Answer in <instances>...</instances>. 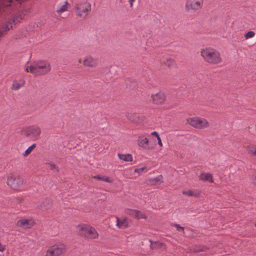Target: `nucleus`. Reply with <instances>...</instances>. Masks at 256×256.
Returning a JSON list of instances; mask_svg holds the SVG:
<instances>
[{
  "label": "nucleus",
  "instance_id": "23",
  "mask_svg": "<svg viewBox=\"0 0 256 256\" xmlns=\"http://www.w3.org/2000/svg\"><path fill=\"white\" fill-rule=\"evenodd\" d=\"M94 178H96L98 180H102L107 182L112 183L113 182V180L108 176H94Z\"/></svg>",
  "mask_w": 256,
  "mask_h": 256
},
{
  "label": "nucleus",
  "instance_id": "19",
  "mask_svg": "<svg viewBox=\"0 0 256 256\" xmlns=\"http://www.w3.org/2000/svg\"><path fill=\"white\" fill-rule=\"evenodd\" d=\"M68 10V2L66 1L64 2L62 4H59L56 7V12L58 14L60 15L62 13L66 12Z\"/></svg>",
  "mask_w": 256,
  "mask_h": 256
},
{
  "label": "nucleus",
  "instance_id": "18",
  "mask_svg": "<svg viewBox=\"0 0 256 256\" xmlns=\"http://www.w3.org/2000/svg\"><path fill=\"white\" fill-rule=\"evenodd\" d=\"M199 179L203 182H214L212 176L210 173H202L198 176Z\"/></svg>",
  "mask_w": 256,
  "mask_h": 256
},
{
  "label": "nucleus",
  "instance_id": "36",
  "mask_svg": "<svg viewBox=\"0 0 256 256\" xmlns=\"http://www.w3.org/2000/svg\"><path fill=\"white\" fill-rule=\"evenodd\" d=\"M253 180H254V182L256 184V174L255 176H254V178H253Z\"/></svg>",
  "mask_w": 256,
  "mask_h": 256
},
{
  "label": "nucleus",
  "instance_id": "2",
  "mask_svg": "<svg viewBox=\"0 0 256 256\" xmlns=\"http://www.w3.org/2000/svg\"><path fill=\"white\" fill-rule=\"evenodd\" d=\"M26 70L36 76L44 74L50 71V66L48 62L40 60L32 64L29 68L26 67Z\"/></svg>",
  "mask_w": 256,
  "mask_h": 256
},
{
  "label": "nucleus",
  "instance_id": "14",
  "mask_svg": "<svg viewBox=\"0 0 256 256\" xmlns=\"http://www.w3.org/2000/svg\"><path fill=\"white\" fill-rule=\"evenodd\" d=\"M34 224V220L32 218H22L16 222L18 226L24 229L31 228Z\"/></svg>",
  "mask_w": 256,
  "mask_h": 256
},
{
  "label": "nucleus",
  "instance_id": "1",
  "mask_svg": "<svg viewBox=\"0 0 256 256\" xmlns=\"http://www.w3.org/2000/svg\"><path fill=\"white\" fill-rule=\"evenodd\" d=\"M200 53L204 60L209 64H218L222 62L220 52L210 47L202 48Z\"/></svg>",
  "mask_w": 256,
  "mask_h": 256
},
{
  "label": "nucleus",
  "instance_id": "7",
  "mask_svg": "<svg viewBox=\"0 0 256 256\" xmlns=\"http://www.w3.org/2000/svg\"><path fill=\"white\" fill-rule=\"evenodd\" d=\"M187 122L192 126L198 129L206 128L209 126L208 122L204 118L194 117L187 120Z\"/></svg>",
  "mask_w": 256,
  "mask_h": 256
},
{
  "label": "nucleus",
  "instance_id": "15",
  "mask_svg": "<svg viewBox=\"0 0 256 256\" xmlns=\"http://www.w3.org/2000/svg\"><path fill=\"white\" fill-rule=\"evenodd\" d=\"M116 225L120 228H125L128 226V220L126 218H119L118 216L116 217Z\"/></svg>",
  "mask_w": 256,
  "mask_h": 256
},
{
  "label": "nucleus",
  "instance_id": "6",
  "mask_svg": "<svg viewBox=\"0 0 256 256\" xmlns=\"http://www.w3.org/2000/svg\"><path fill=\"white\" fill-rule=\"evenodd\" d=\"M90 8V4L86 2H78L74 6L76 14L80 17L86 16L88 14Z\"/></svg>",
  "mask_w": 256,
  "mask_h": 256
},
{
  "label": "nucleus",
  "instance_id": "37",
  "mask_svg": "<svg viewBox=\"0 0 256 256\" xmlns=\"http://www.w3.org/2000/svg\"><path fill=\"white\" fill-rule=\"evenodd\" d=\"M255 226H256V224H255Z\"/></svg>",
  "mask_w": 256,
  "mask_h": 256
},
{
  "label": "nucleus",
  "instance_id": "9",
  "mask_svg": "<svg viewBox=\"0 0 256 256\" xmlns=\"http://www.w3.org/2000/svg\"><path fill=\"white\" fill-rule=\"evenodd\" d=\"M66 250L65 245L58 244L52 246L46 250V256H58L63 254Z\"/></svg>",
  "mask_w": 256,
  "mask_h": 256
},
{
  "label": "nucleus",
  "instance_id": "26",
  "mask_svg": "<svg viewBox=\"0 0 256 256\" xmlns=\"http://www.w3.org/2000/svg\"><path fill=\"white\" fill-rule=\"evenodd\" d=\"M256 34L254 31H249L244 34V38L246 40L252 38Z\"/></svg>",
  "mask_w": 256,
  "mask_h": 256
},
{
  "label": "nucleus",
  "instance_id": "30",
  "mask_svg": "<svg viewBox=\"0 0 256 256\" xmlns=\"http://www.w3.org/2000/svg\"><path fill=\"white\" fill-rule=\"evenodd\" d=\"M156 138L158 140V146L160 147H162V140H161V138H160V136H158Z\"/></svg>",
  "mask_w": 256,
  "mask_h": 256
},
{
  "label": "nucleus",
  "instance_id": "10",
  "mask_svg": "<svg viewBox=\"0 0 256 256\" xmlns=\"http://www.w3.org/2000/svg\"><path fill=\"white\" fill-rule=\"evenodd\" d=\"M23 18V16L21 14H18L13 20H8L6 24H2L0 26V37L2 36L5 32L8 31L10 28H12V24H17L20 22V20H22Z\"/></svg>",
  "mask_w": 256,
  "mask_h": 256
},
{
  "label": "nucleus",
  "instance_id": "16",
  "mask_svg": "<svg viewBox=\"0 0 256 256\" xmlns=\"http://www.w3.org/2000/svg\"><path fill=\"white\" fill-rule=\"evenodd\" d=\"M127 214L137 218H146L145 214L140 211L134 210H128Z\"/></svg>",
  "mask_w": 256,
  "mask_h": 256
},
{
  "label": "nucleus",
  "instance_id": "3",
  "mask_svg": "<svg viewBox=\"0 0 256 256\" xmlns=\"http://www.w3.org/2000/svg\"><path fill=\"white\" fill-rule=\"evenodd\" d=\"M7 184L12 188L21 190L23 188L24 178L16 174H10L7 177Z\"/></svg>",
  "mask_w": 256,
  "mask_h": 256
},
{
  "label": "nucleus",
  "instance_id": "27",
  "mask_svg": "<svg viewBox=\"0 0 256 256\" xmlns=\"http://www.w3.org/2000/svg\"><path fill=\"white\" fill-rule=\"evenodd\" d=\"M162 179L163 178L162 176H158L154 178V180L156 181V183L160 184L162 182Z\"/></svg>",
  "mask_w": 256,
  "mask_h": 256
},
{
  "label": "nucleus",
  "instance_id": "33",
  "mask_svg": "<svg viewBox=\"0 0 256 256\" xmlns=\"http://www.w3.org/2000/svg\"><path fill=\"white\" fill-rule=\"evenodd\" d=\"M136 1V0H129L128 2L130 3V6L131 8H133V4Z\"/></svg>",
  "mask_w": 256,
  "mask_h": 256
},
{
  "label": "nucleus",
  "instance_id": "32",
  "mask_svg": "<svg viewBox=\"0 0 256 256\" xmlns=\"http://www.w3.org/2000/svg\"><path fill=\"white\" fill-rule=\"evenodd\" d=\"M48 206L44 205L42 206L41 208L48 209L49 208V205L50 204V201L48 200Z\"/></svg>",
  "mask_w": 256,
  "mask_h": 256
},
{
  "label": "nucleus",
  "instance_id": "22",
  "mask_svg": "<svg viewBox=\"0 0 256 256\" xmlns=\"http://www.w3.org/2000/svg\"><path fill=\"white\" fill-rule=\"evenodd\" d=\"M182 194H184L188 196H198L200 194V192L197 190H186L182 192Z\"/></svg>",
  "mask_w": 256,
  "mask_h": 256
},
{
  "label": "nucleus",
  "instance_id": "20",
  "mask_svg": "<svg viewBox=\"0 0 256 256\" xmlns=\"http://www.w3.org/2000/svg\"><path fill=\"white\" fill-rule=\"evenodd\" d=\"M118 156L122 162H130L133 160L132 156L130 154H118Z\"/></svg>",
  "mask_w": 256,
  "mask_h": 256
},
{
  "label": "nucleus",
  "instance_id": "12",
  "mask_svg": "<svg viewBox=\"0 0 256 256\" xmlns=\"http://www.w3.org/2000/svg\"><path fill=\"white\" fill-rule=\"evenodd\" d=\"M83 65L86 67L94 68L98 66V58L92 56H87L83 59Z\"/></svg>",
  "mask_w": 256,
  "mask_h": 256
},
{
  "label": "nucleus",
  "instance_id": "5",
  "mask_svg": "<svg viewBox=\"0 0 256 256\" xmlns=\"http://www.w3.org/2000/svg\"><path fill=\"white\" fill-rule=\"evenodd\" d=\"M137 144L140 147L146 150H152L154 148V144L149 140L148 134L146 133L141 134L138 136Z\"/></svg>",
  "mask_w": 256,
  "mask_h": 256
},
{
  "label": "nucleus",
  "instance_id": "25",
  "mask_svg": "<svg viewBox=\"0 0 256 256\" xmlns=\"http://www.w3.org/2000/svg\"><path fill=\"white\" fill-rule=\"evenodd\" d=\"M36 144H32V146H29L26 150L24 152V154H23L24 156H26L30 154L34 150V148H36Z\"/></svg>",
  "mask_w": 256,
  "mask_h": 256
},
{
  "label": "nucleus",
  "instance_id": "35",
  "mask_svg": "<svg viewBox=\"0 0 256 256\" xmlns=\"http://www.w3.org/2000/svg\"><path fill=\"white\" fill-rule=\"evenodd\" d=\"M50 168L52 170L56 169V165L55 164H50Z\"/></svg>",
  "mask_w": 256,
  "mask_h": 256
},
{
  "label": "nucleus",
  "instance_id": "8",
  "mask_svg": "<svg viewBox=\"0 0 256 256\" xmlns=\"http://www.w3.org/2000/svg\"><path fill=\"white\" fill-rule=\"evenodd\" d=\"M204 0H186L185 9L186 12H196L202 8Z\"/></svg>",
  "mask_w": 256,
  "mask_h": 256
},
{
  "label": "nucleus",
  "instance_id": "31",
  "mask_svg": "<svg viewBox=\"0 0 256 256\" xmlns=\"http://www.w3.org/2000/svg\"><path fill=\"white\" fill-rule=\"evenodd\" d=\"M151 135L155 136L156 138H158V136H160L158 132L156 131L152 132L151 133Z\"/></svg>",
  "mask_w": 256,
  "mask_h": 256
},
{
  "label": "nucleus",
  "instance_id": "21",
  "mask_svg": "<svg viewBox=\"0 0 256 256\" xmlns=\"http://www.w3.org/2000/svg\"><path fill=\"white\" fill-rule=\"evenodd\" d=\"M246 150L248 152L254 156L256 155V146L250 144L246 146Z\"/></svg>",
  "mask_w": 256,
  "mask_h": 256
},
{
  "label": "nucleus",
  "instance_id": "34",
  "mask_svg": "<svg viewBox=\"0 0 256 256\" xmlns=\"http://www.w3.org/2000/svg\"><path fill=\"white\" fill-rule=\"evenodd\" d=\"M175 226H176V228L178 230H180V231L181 230V231L183 232V230H184L183 228L180 226H178V224H176Z\"/></svg>",
  "mask_w": 256,
  "mask_h": 256
},
{
  "label": "nucleus",
  "instance_id": "24",
  "mask_svg": "<svg viewBox=\"0 0 256 256\" xmlns=\"http://www.w3.org/2000/svg\"><path fill=\"white\" fill-rule=\"evenodd\" d=\"M165 64L170 68H174L176 66L175 60L170 58H168L166 60Z\"/></svg>",
  "mask_w": 256,
  "mask_h": 256
},
{
  "label": "nucleus",
  "instance_id": "11",
  "mask_svg": "<svg viewBox=\"0 0 256 256\" xmlns=\"http://www.w3.org/2000/svg\"><path fill=\"white\" fill-rule=\"evenodd\" d=\"M41 132L40 128L36 126H32L26 128L24 130V134L30 138H38Z\"/></svg>",
  "mask_w": 256,
  "mask_h": 256
},
{
  "label": "nucleus",
  "instance_id": "28",
  "mask_svg": "<svg viewBox=\"0 0 256 256\" xmlns=\"http://www.w3.org/2000/svg\"><path fill=\"white\" fill-rule=\"evenodd\" d=\"M145 168H146L145 167L141 168H136L134 170V172L136 173L140 174L141 172H142L144 171V170Z\"/></svg>",
  "mask_w": 256,
  "mask_h": 256
},
{
  "label": "nucleus",
  "instance_id": "4",
  "mask_svg": "<svg viewBox=\"0 0 256 256\" xmlns=\"http://www.w3.org/2000/svg\"><path fill=\"white\" fill-rule=\"evenodd\" d=\"M78 228L79 232L88 238L96 239L98 236L96 229L89 224H80L78 226Z\"/></svg>",
  "mask_w": 256,
  "mask_h": 256
},
{
  "label": "nucleus",
  "instance_id": "13",
  "mask_svg": "<svg viewBox=\"0 0 256 256\" xmlns=\"http://www.w3.org/2000/svg\"><path fill=\"white\" fill-rule=\"evenodd\" d=\"M152 98L154 104H162L166 100V96L165 94L162 92H158L152 95Z\"/></svg>",
  "mask_w": 256,
  "mask_h": 256
},
{
  "label": "nucleus",
  "instance_id": "17",
  "mask_svg": "<svg viewBox=\"0 0 256 256\" xmlns=\"http://www.w3.org/2000/svg\"><path fill=\"white\" fill-rule=\"evenodd\" d=\"M25 84V80L23 78L16 80L13 81L12 89L17 90L23 87Z\"/></svg>",
  "mask_w": 256,
  "mask_h": 256
},
{
  "label": "nucleus",
  "instance_id": "29",
  "mask_svg": "<svg viewBox=\"0 0 256 256\" xmlns=\"http://www.w3.org/2000/svg\"><path fill=\"white\" fill-rule=\"evenodd\" d=\"M6 250V245L2 244L0 242V252H2Z\"/></svg>",
  "mask_w": 256,
  "mask_h": 256
}]
</instances>
